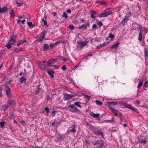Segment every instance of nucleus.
I'll list each match as a JSON object with an SVG mask.
<instances>
[{"instance_id":"1","label":"nucleus","mask_w":148,"mask_h":148,"mask_svg":"<svg viewBox=\"0 0 148 148\" xmlns=\"http://www.w3.org/2000/svg\"><path fill=\"white\" fill-rule=\"evenodd\" d=\"M90 128L95 134L101 136L103 138H104L103 133L101 132L102 131V129H99V128L92 125H90Z\"/></svg>"},{"instance_id":"2","label":"nucleus","mask_w":148,"mask_h":148,"mask_svg":"<svg viewBox=\"0 0 148 148\" xmlns=\"http://www.w3.org/2000/svg\"><path fill=\"white\" fill-rule=\"evenodd\" d=\"M112 10L110 8H108L106 9L102 13L99 14V16L100 17H106L108 15L111 14Z\"/></svg>"},{"instance_id":"3","label":"nucleus","mask_w":148,"mask_h":148,"mask_svg":"<svg viewBox=\"0 0 148 148\" xmlns=\"http://www.w3.org/2000/svg\"><path fill=\"white\" fill-rule=\"evenodd\" d=\"M122 106H124L125 108H127L129 109H130L131 110L134 111L135 112L137 113H139V111L137 109L133 107L131 105L129 104H128L127 103H125L122 102Z\"/></svg>"},{"instance_id":"4","label":"nucleus","mask_w":148,"mask_h":148,"mask_svg":"<svg viewBox=\"0 0 148 148\" xmlns=\"http://www.w3.org/2000/svg\"><path fill=\"white\" fill-rule=\"evenodd\" d=\"M47 32L46 30H44L42 31L40 35V37H39L38 39V42H42L45 38L46 34Z\"/></svg>"},{"instance_id":"5","label":"nucleus","mask_w":148,"mask_h":148,"mask_svg":"<svg viewBox=\"0 0 148 148\" xmlns=\"http://www.w3.org/2000/svg\"><path fill=\"white\" fill-rule=\"evenodd\" d=\"M5 90L6 92V94L8 97L10 98L11 97L12 94L9 86H6L5 87Z\"/></svg>"},{"instance_id":"6","label":"nucleus","mask_w":148,"mask_h":148,"mask_svg":"<svg viewBox=\"0 0 148 148\" xmlns=\"http://www.w3.org/2000/svg\"><path fill=\"white\" fill-rule=\"evenodd\" d=\"M88 42V41H85L84 42L82 41H78L77 42L78 44V47L82 48L86 45L87 43Z\"/></svg>"},{"instance_id":"7","label":"nucleus","mask_w":148,"mask_h":148,"mask_svg":"<svg viewBox=\"0 0 148 148\" xmlns=\"http://www.w3.org/2000/svg\"><path fill=\"white\" fill-rule=\"evenodd\" d=\"M10 40L9 41L10 42H11L12 44H14L16 40L17 36L16 35L13 34L12 36L10 37Z\"/></svg>"},{"instance_id":"8","label":"nucleus","mask_w":148,"mask_h":148,"mask_svg":"<svg viewBox=\"0 0 148 148\" xmlns=\"http://www.w3.org/2000/svg\"><path fill=\"white\" fill-rule=\"evenodd\" d=\"M139 142L142 144H146L147 143V141L146 140V138L145 137L141 136L138 137Z\"/></svg>"},{"instance_id":"9","label":"nucleus","mask_w":148,"mask_h":148,"mask_svg":"<svg viewBox=\"0 0 148 148\" xmlns=\"http://www.w3.org/2000/svg\"><path fill=\"white\" fill-rule=\"evenodd\" d=\"M71 127L69 128V131L71 132L74 133L76 132V130L75 128L76 127L75 124H73L71 125Z\"/></svg>"},{"instance_id":"10","label":"nucleus","mask_w":148,"mask_h":148,"mask_svg":"<svg viewBox=\"0 0 148 148\" xmlns=\"http://www.w3.org/2000/svg\"><path fill=\"white\" fill-rule=\"evenodd\" d=\"M92 143L94 145H98V146H99V147H101V145H103L102 144V141L100 140H96L93 141Z\"/></svg>"},{"instance_id":"11","label":"nucleus","mask_w":148,"mask_h":148,"mask_svg":"<svg viewBox=\"0 0 148 148\" xmlns=\"http://www.w3.org/2000/svg\"><path fill=\"white\" fill-rule=\"evenodd\" d=\"M73 96V95L66 93L64 95V99L65 100H67L72 97Z\"/></svg>"},{"instance_id":"12","label":"nucleus","mask_w":148,"mask_h":148,"mask_svg":"<svg viewBox=\"0 0 148 148\" xmlns=\"http://www.w3.org/2000/svg\"><path fill=\"white\" fill-rule=\"evenodd\" d=\"M69 107L72 109L71 112H75L78 110V109L75 107L74 105H70L69 106Z\"/></svg>"},{"instance_id":"13","label":"nucleus","mask_w":148,"mask_h":148,"mask_svg":"<svg viewBox=\"0 0 148 148\" xmlns=\"http://www.w3.org/2000/svg\"><path fill=\"white\" fill-rule=\"evenodd\" d=\"M109 108L112 112L115 114V115L117 116L116 114L118 113V111L116 110L110 106H109Z\"/></svg>"},{"instance_id":"14","label":"nucleus","mask_w":148,"mask_h":148,"mask_svg":"<svg viewBox=\"0 0 148 148\" xmlns=\"http://www.w3.org/2000/svg\"><path fill=\"white\" fill-rule=\"evenodd\" d=\"M15 101L12 100H10L8 103L7 104L9 107L13 106L15 105Z\"/></svg>"},{"instance_id":"15","label":"nucleus","mask_w":148,"mask_h":148,"mask_svg":"<svg viewBox=\"0 0 148 148\" xmlns=\"http://www.w3.org/2000/svg\"><path fill=\"white\" fill-rule=\"evenodd\" d=\"M138 81L139 82V83L138 84V85L137 86V88L138 89H139L140 87L143 85V79H138Z\"/></svg>"},{"instance_id":"16","label":"nucleus","mask_w":148,"mask_h":148,"mask_svg":"<svg viewBox=\"0 0 148 148\" xmlns=\"http://www.w3.org/2000/svg\"><path fill=\"white\" fill-rule=\"evenodd\" d=\"M90 115L92 116L93 118H99L100 116L99 114H95L92 112H90Z\"/></svg>"},{"instance_id":"17","label":"nucleus","mask_w":148,"mask_h":148,"mask_svg":"<svg viewBox=\"0 0 148 148\" xmlns=\"http://www.w3.org/2000/svg\"><path fill=\"white\" fill-rule=\"evenodd\" d=\"M97 14V13L95 11H91L90 13L91 17L93 18H96V16H95V15Z\"/></svg>"},{"instance_id":"18","label":"nucleus","mask_w":148,"mask_h":148,"mask_svg":"<svg viewBox=\"0 0 148 148\" xmlns=\"http://www.w3.org/2000/svg\"><path fill=\"white\" fill-rule=\"evenodd\" d=\"M48 73L50 75L51 77L54 78L53 73L54 72L51 69H49L47 71Z\"/></svg>"},{"instance_id":"19","label":"nucleus","mask_w":148,"mask_h":148,"mask_svg":"<svg viewBox=\"0 0 148 148\" xmlns=\"http://www.w3.org/2000/svg\"><path fill=\"white\" fill-rule=\"evenodd\" d=\"M88 23H87L86 24H84L81 26H79V28L80 29H87V24Z\"/></svg>"},{"instance_id":"20","label":"nucleus","mask_w":148,"mask_h":148,"mask_svg":"<svg viewBox=\"0 0 148 148\" xmlns=\"http://www.w3.org/2000/svg\"><path fill=\"white\" fill-rule=\"evenodd\" d=\"M43 48L44 51H46L49 49V46L47 44H45L44 45Z\"/></svg>"},{"instance_id":"21","label":"nucleus","mask_w":148,"mask_h":148,"mask_svg":"<svg viewBox=\"0 0 148 148\" xmlns=\"http://www.w3.org/2000/svg\"><path fill=\"white\" fill-rule=\"evenodd\" d=\"M54 62L53 59H51L49 60L47 63V65L48 66H50L52 63H53Z\"/></svg>"},{"instance_id":"22","label":"nucleus","mask_w":148,"mask_h":148,"mask_svg":"<svg viewBox=\"0 0 148 148\" xmlns=\"http://www.w3.org/2000/svg\"><path fill=\"white\" fill-rule=\"evenodd\" d=\"M40 85H38L37 86V90H36V91L35 92V95H38V93L39 92L40 90H41V89L40 88Z\"/></svg>"},{"instance_id":"23","label":"nucleus","mask_w":148,"mask_h":148,"mask_svg":"<svg viewBox=\"0 0 148 148\" xmlns=\"http://www.w3.org/2000/svg\"><path fill=\"white\" fill-rule=\"evenodd\" d=\"M143 32V31H141V30H140L139 33L138 39L140 41H141L142 40V33Z\"/></svg>"},{"instance_id":"24","label":"nucleus","mask_w":148,"mask_h":148,"mask_svg":"<svg viewBox=\"0 0 148 148\" xmlns=\"http://www.w3.org/2000/svg\"><path fill=\"white\" fill-rule=\"evenodd\" d=\"M13 44H12L11 42H10L9 41L8 43L5 45V47H6L8 49H9L11 48V45Z\"/></svg>"},{"instance_id":"25","label":"nucleus","mask_w":148,"mask_h":148,"mask_svg":"<svg viewBox=\"0 0 148 148\" xmlns=\"http://www.w3.org/2000/svg\"><path fill=\"white\" fill-rule=\"evenodd\" d=\"M40 69L43 70H45L46 69L45 66L42 64H39Z\"/></svg>"},{"instance_id":"26","label":"nucleus","mask_w":148,"mask_h":148,"mask_svg":"<svg viewBox=\"0 0 148 148\" xmlns=\"http://www.w3.org/2000/svg\"><path fill=\"white\" fill-rule=\"evenodd\" d=\"M96 104L99 106H101L103 105V103L101 101L98 100H97L95 101Z\"/></svg>"},{"instance_id":"27","label":"nucleus","mask_w":148,"mask_h":148,"mask_svg":"<svg viewBox=\"0 0 148 148\" xmlns=\"http://www.w3.org/2000/svg\"><path fill=\"white\" fill-rule=\"evenodd\" d=\"M28 25L30 28H33L34 27V25L32 24V23L31 22H29L27 23Z\"/></svg>"},{"instance_id":"28","label":"nucleus","mask_w":148,"mask_h":148,"mask_svg":"<svg viewBox=\"0 0 148 148\" xmlns=\"http://www.w3.org/2000/svg\"><path fill=\"white\" fill-rule=\"evenodd\" d=\"M80 103L79 102H76L74 103L75 105L77 107H79L80 108H81L82 106L80 105Z\"/></svg>"},{"instance_id":"29","label":"nucleus","mask_w":148,"mask_h":148,"mask_svg":"<svg viewBox=\"0 0 148 148\" xmlns=\"http://www.w3.org/2000/svg\"><path fill=\"white\" fill-rule=\"evenodd\" d=\"M7 8L6 7H4L2 8H1V10L2 12V13H4L5 11H7Z\"/></svg>"},{"instance_id":"30","label":"nucleus","mask_w":148,"mask_h":148,"mask_svg":"<svg viewBox=\"0 0 148 148\" xmlns=\"http://www.w3.org/2000/svg\"><path fill=\"white\" fill-rule=\"evenodd\" d=\"M148 53V51L147 48H145L144 49V53H145V57H147L148 55L147 54Z\"/></svg>"},{"instance_id":"31","label":"nucleus","mask_w":148,"mask_h":148,"mask_svg":"<svg viewBox=\"0 0 148 148\" xmlns=\"http://www.w3.org/2000/svg\"><path fill=\"white\" fill-rule=\"evenodd\" d=\"M5 123L3 122H1L0 123V126L2 128H3L4 127V124Z\"/></svg>"},{"instance_id":"32","label":"nucleus","mask_w":148,"mask_h":148,"mask_svg":"<svg viewBox=\"0 0 148 148\" xmlns=\"http://www.w3.org/2000/svg\"><path fill=\"white\" fill-rule=\"evenodd\" d=\"M108 44V42H107L106 43L104 42L102 44H101L99 46V47H104L106 45H107Z\"/></svg>"},{"instance_id":"33","label":"nucleus","mask_w":148,"mask_h":148,"mask_svg":"<svg viewBox=\"0 0 148 148\" xmlns=\"http://www.w3.org/2000/svg\"><path fill=\"white\" fill-rule=\"evenodd\" d=\"M108 37L111 39H113L114 38V36L113 34L110 33Z\"/></svg>"},{"instance_id":"34","label":"nucleus","mask_w":148,"mask_h":148,"mask_svg":"<svg viewBox=\"0 0 148 148\" xmlns=\"http://www.w3.org/2000/svg\"><path fill=\"white\" fill-rule=\"evenodd\" d=\"M119 43H116L114 45H112L111 47V48H116V47H117L119 45Z\"/></svg>"},{"instance_id":"35","label":"nucleus","mask_w":148,"mask_h":148,"mask_svg":"<svg viewBox=\"0 0 148 148\" xmlns=\"http://www.w3.org/2000/svg\"><path fill=\"white\" fill-rule=\"evenodd\" d=\"M114 119H112L111 120H105L103 121V122L105 123H110L111 122L113 121Z\"/></svg>"},{"instance_id":"36","label":"nucleus","mask_w":148,"mask_h":148,"mask_svg":"<svg viewBox=\"0 0 148 148\" xmlns=\"http://www.w3.org/2000/svg\"><path fill=\"white\" fill-rule=\"evenodd\" d=\"M57 139L60 140H62L63 137L62 135H58V136L57 137Z\"/></svg>"},{"instance_id":"37","label":"nucleus","mask_w":148,"mask_h":148,"mask_svg":"<svg viewBox=\"0 0 148 148\" xmlns=\"http://www.w3.org/2000/svg\"><path fill=\"white\" fill-rule=\"evenodd\" d=\"M109 103L110 104L114 106L118 104V103L117 102H109L108 103Z\"/></svg>"},{"instance_id":"38","label":"nucleus","mask_w":148,"mask_h":148,"mask_svg":"<svg viewBox=\"0 0 148 148\" xmlns=\"http://www.w3.org/2000/svg\"><path fill=\"white\" fill-rule=\"evenodd\" d=\"M19 81L21 83H22L24 80H25L24 77H22L21 78H20L19 79Z\"/></svg>"},{"instance_id":"39","label":"nucleus","mask_w":148,"mask_h":148,"mask_svg":"<svg viewBox=\"0 0 148 148\" xmlns=\"http://www.w3.org/2000/svg\"><path fill=\"white\" fill-rule=\"evenodd\" d=\"M68 28L71 29V30H73L75 28V27L73 25H70Z\"/></svg>"},{"instance_id":"40","label":"nucleus","mask_w":148,"mask_h":148,"mask_svg":"<svg viewBox=\"0 0 148 148\" xmlns=\"http://www.w3.org/2000/svg\"><path fill=\"white\" fill-rule=\"evenodd\" d=\"M16 3L18 6H20L23 4V3H19L17 1H16Z\"/></svg>"},{"instance_id":"41","label":"nucleus","mask_w":148,"mask_h":148,"mask_svg":"<svg viewBox=\"0 0 148 148\" xmlns=\"http://www.w3.org/2000/svg\"><path fill=\"white\" fill-rule=\"evenodd\" d=\"M97 23L100 26V27L102 25V23L98 20V21L97 22Z\"/></svg>"},{"instance_id":"42","label":"nucleus","mask_w":148,"mask_h":148,"mask_svg":"<svg viewBox=\"0 0 148 148\" xmlns=\"http://www.w3.org/2000/svg\"><path fill=\"white\" fill-rule=\"evenodd\" d=\"M127 21L125 20V19H123L121 22L120 24H123V25H124L125 23Z\"/></svg>"},{"instance_id":"43","label":"nucleus","mask_w":148,"mask_h":148,"mask_svg":"<svg viewBox=\"0 0 148 148\" xmlns=\"http://www.w3.org/2000/svg\"><path fill=\"white\" fill-rule=\"evenodd\" d=\"M116 114L117 115H118V116L120 118L123 117L122 114L120 112H119V113L118 112Z\"/></svg>"},{"instance_id":"44","label":"nucleus","mask_w":148,"mask_h":148,"mask_svg":"<svg viewBox=\"0 0 148 148\" xmlns=\"http://www.w3.org/2000/svg\"><path fill=\"white\" fill-rule=\"evenodd\" d=\"M62 16H63V17H64V18H67V17H68L67 14L65 12H64L63 13V14Z\"/></svg>"},{"instance_id":"45","label":"nucleus","mask_w":148,"mask_h":148,"mask_svg":"<svg viewBox=\"0 0 148 148\" xmlns=\"http://www.w3.org/2000/svg\"><path fill=\"white\" fill-rule=\"evenodd\" d=\"M8 107H9V106L8 104L7 105H5L3 106V108L4 110H6Z\"/></svg>"},{"instance_id":"46","label":"nucleus","mask_w":148,"mask_h":148,"mask_svg":"<svg viewBox=\"0 0 148 148\" xmlns=\"http://www.w3.org/2000/svg\"><path fill=\"white\" fill-rule=\"evenodd\" d=\"M54 44H51L50 45V49H52L55 46V45H54Z\"/></svg>"},{"instance_id":"47","label":"nucleus","mask_w":148,"mask_h":148,"mask_svg":"<svg viewBox=\"0 0 148 148\" xmlns=\"http://www.w3.org/2000/svg\"><path fill=\"white\" fill-rule=\"evenodd\" d=\"M144 87L147 88V87L148 86V84L145 82L143 84Z\"/></svg>"},{"instance_id":"48","label":"nucleus","mask_w":148,"mask_h":148,"mask_svg":"<svg viewBox=\"0 0 148 148\" xmlns=\"http://www.w3.org/2000/svg\"><path fill=\"white\" fill-rule=\"evenodd\" d=\"M45 110L46 111V113H48L49 112V109L48 107L45 108Z\"/></svg>"},{"instance_id":"49","label":"nucleus","mask_w":148,"mask_h":148,"mask_svg":"<svg viewBox=\"0 0 148 148\" xmlns=\"http://www.w3.org/2000/svg\"><path fill=\"white\" fill-rule=\"evenodd\" d=\"M92 28L93 29L96 30L97 28V25L95 24H94L93 25Z\"/></svg>"},{"instance_id":"50","label":"nucleus","mask_w":148,"mask_h":148,"mask_svg":"<svg viewBox=\"0 0 148 148\" xmlns=\"http://www.w3.org/2000/svg\"><path fill=\"white\" fill-rule=\"evenodd\" d=\"M106 3L105 1H101L100 2V4L101 5H106Z\"/></svg>"},{"instance_id":"51","label":"nucleus","mask_w":148,"mask_h":148,"mask_svg":"<svg viewBox=\"0 0 148 148\" xmlns=\"http://www.w3.org/2000/svg\"><path fill=\"white\" fill-rule=\"evenodd\" d=\"M10 15L11 16H13L14 15V10H12V12L10 13Z\"/></svg>"},{"instance_id":"52","label":"nucleus","mask_w":148,"mask_h":148,"mask_svg":"<svg viewBox=\"0 0 148 148\" xmlns=\"http://www.w3.org/2000/svg\"><path fill=\"white\" fill-rule=\"evenodd\" d=\"M66 69V67L65 65H64L62 67V69L64 71H65Z\"/></svg>"},{"instance_id":"53","label":"nucleus","mask_w":148,"mask_h":148,"mask_svg":"<svg viewBox=\"0 0 148 148\" xmlns=\"http://www.w3.org/2000/svg\"><path fill=\"white\" fill-rule=\"evenodd\" d=\"M131 13L130 12L127 13L125 15H126V16H127V17L128 18H129L130 17V16H131Z\"/></svg>"},{"instance_id":"54","label":"nucleus","mask_w":148,"mask_h":148,"mask_svg":"<svg viewBox=\"0 0 148 148\" xmlns=\"http://www.w3.org/2000/svg\"><path fill=\"white\" fill-rule=\"evenodd\" d=\"M14 51L16 52H18L20 51V49H18V48H15Z\"/></svg>"},{"instance_id":"55","label":"nucleus","mask_w":148,"mask_h":148,"mask_svg":"<svg viewBox=\"0 0 148 148\" xmlns=\"http://www.w3.org/2000/svg\"><path fill=\"white\" fill-rule=\"evenodd\" d=\"M85 96L87 98L88 100H89L91 98L90 96L87 95H86Z\"/></svg>"},{"instance_id":"56","label":"nucleus","mask_w":148,"mask_h":148,"mask_svg":"<svg viewBox=\"0 0 148 148\" xmlns=\"http://www.w3.org/2000/svg\"><path fill=\"white\" fill-rule=\"evenodd\" d=\"M20 123L23 125L24 124L25 125V122L23 120L21 121L20 122Z\"/></svg>"},{"instance_id":"57","label":"nucleus","mask_w":148,"mask_h":148,"mask_svg":"<svg viewBox=\"0 0 148 148\" xmlns=\"http://www.w3.org/2000/svg\"><path fill=\"white\" fill-rule=\"evenodd\" d=\"M61 42H60L59 41H57L55 42V43L54 44V45H56L57 44H60Z\"/></svg>"},{"instance_id":"58","label":"nucleus","mask_w":148,"mask_h":148,"mask_svg":"<svg viewBox=\"0 0 148 148\" xmlns=\"http://www.w3.org/2000/svg\"><path fill=\"white\" fill-rule=\"evenodd\" d=\"M123 19L126 20L127 21L129 19V18H128L127 16H126L125 15Z\"/></svg>"},{"instance_id":"59","label":"nucleus","mask_w":148,"mask_h":148,"mask_svg":"<svg viewBox=\"0 0 148 148\" xmlns=\"http://www.w3.org/2000/svg\"><path fill=\"white\" fill-rule=\"evenodd\" d=\"M24 42H26V40H24L23 41H22V40H21L20 43L21 45V44H22V43H23Z\"/></svg>"},{"instance_id":"60","label":"nucleus","mask_w":148,"mask_h":148,"mask_svg":"<svg viewBox=\"0 0 148 148\" xmlns=\"http://www.w3.org/2000/svg\"><path fill=\"white\" fill-rule=\"evenodd\" d=\"M66 12L67 13H71V11L69 9H67L66 10Z\"/></svg>"},{"instance_id":"61","label":"nucleus","mask_w":148,"mask_h":148,"mask_svg":"<svg viewBox=\"0 0 148 148\" xmlns=\"http://www.w3.org/2000/svg\"><path fill=\"white\" fill-rule=\"evenodd\" d=\"M54 67V68H57L58 67V66L57 65H53L52 66Z\"/></svg>"},{"instance_id":"62","label":"nucleus","mask_w":148,"mask_h":148,"mask_svg":"<svg viewBox=\"0 0 148 148\" xmlns=\"http://www.w3.org/2000/svg\"><path fill=\"white\" fill-rule=\"evenodd\" d=\"M57 123L56 122H53L52 123V126H55L56 123Z\"/></svg>"},{"instance_id":"63","label":"nucleus","mask_w":148,"mask_h":148,"mask_svg":"<svg viewBox=\"0 0 148 148\" xmlns=\"http://www.w3.org/2000/svg\"><path fill=\"white\" fill-rule=\"evenodd\" d=\"M56 112V111H54L52 112V115H53V116H54L55 114V113Z\"/></svg>"},{"instance_id":"64","label":"nucleus","mask_w":148,"mask_h":148,"mask_svg":"<svg viewBox=\"0 0 148 148\" xmlns=\"http://www.w3.org/2000/svg\"><path fill=\"white\" fill-rule=\"evenodd\" d=\"M105 146L104 145H101V147H98V148H105Z\"/></svg>"}]
</instances>
